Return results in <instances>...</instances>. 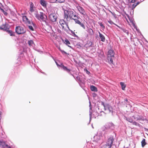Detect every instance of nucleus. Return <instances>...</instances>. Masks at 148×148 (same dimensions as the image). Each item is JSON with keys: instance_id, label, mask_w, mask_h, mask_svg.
<instances>
[{"instance_id": "nucleus-6", "label": "nucleus", "mask_w": 148, "mask_h": 148, "mask_svg": "<svg viewBox=\"0 0 148 148\" xmlns=\"http://www.w3.org/2000/svg\"><path fill=\"white\" fill-rule=\"evenodd\" d=\"M49 20L51 22H54L56 21L58 16L55 13H52L49 15Z\"/></svg>"}, {"instance_id": "nucleus-7", "label": "nucleus", "mask_w": 148, "mask_h": 148, "mask_svg": "<svg viewBox=\"0 0 148 148\" xmlns=\"http://www.w3.org/2000/svg\"><path fill=\"white\" fill-rule=\"evenodd\" d=\"M101 105L103 106L105 110H108L110 112H111L112 114L113 112V109L110 105L108 104H105L103 102H101Z\"/></svg>"}, {"instance_id": "nucleus-28", "label": "nucleus", "mask_w": 148, "mask_h": 148, "mask_svg": "<svg viewBox=\"0 0 148 148\" xmlns=\"http://www.w3.org/2000/svg\"><path fill=\"white\" fill-rule=\"evenodd\" d=\"M34 43L33 41L32 40H29L28 42V44L30 46H32Z\"/></svg>"}, {"instance_id": "nucleus-23", "label": "nucleus", "mask_w": 148, "mask_h": 148, "mask_svg": "<svg viewBox=\"0 0 148 148\" xmlns=\"http://www.w3.org/2000/svg\"><path fill=\"white\" fill-rule=\"evenodd\" d=\"M90 89L92 91H97V88L94 86H90Z\"/></svg>"}, {"instance_id": "nucleus-26", "label": "nucleus", "mask_w": 148, "mask_h": 148, "mask_svg": "<svg viewBox=\"0 0 148 148\" xmlns=\"http://www.w3.org/2000/svg\"><path fill=\"white\" fill-rule=\"evenodd\" d=\"M134 125H135L136 126L138 127H140L141 126V125H140V124L138 123H137L136 121H134L132 123Z\"/></svg>"}, {"instance_id": "nucleus-8", "label": "nucleus", "mask_w": 148, "mask_h": 148, "mask_svg": "<svg viewBox=\"0 0 148 148\" xmlns=\"http://www.w3.org/2000/svg\"><path fill=\"white\" fill-rule=\"evenodd\" d=\"M22 19L23 21L27 25H33V22L30 21L26 16H23L22 17Z\"/></svg>"}, {"instance_id": "nucleus-13", "label": "nucleus", "mask_w": 148, "mask_h": 148, "mask_svg": "<svg viewBox=\"0 0 148 148\" xmlns=\"http://www.w3.org/2000/svg\"><path fill=\"white\" fill-rule=\"evenodd\" d=\"M0 147L3 148H11L10 146L5 144L4 142L0 141Z\"/></svg>"}, {"instance_id": "nucleus-14", "label": "nucleus", "mask_w": 148, "mask_h": 148, "mask_svg": "<svg viewBox=\"0 0 148 148\" xmlns=\"http://www.w3.org/2000/svg\"><path fill=\"white\" fill-rule=\"evenodd\" d=\"M140 3L139 2H138L136 3H134L132 5L130 4L129 5V7L134 11V9Z\"/></svg>"}, {"instance_id": "nucleus-19", "label": "nucleus", "mask_w": 148, "mask_h": 148, "mask_svg": "<svg viewBox=\"0 0 148 148\" xmlns=\"http://www.w3.org/2000/svg\"><path fill=\"white\" fill-rule=\"evenodd\" d=\"M30 8L29 10L31 12H33L34 10V5L33 3H31L30 4Z\"/></svg>"}, {"instance_id": "nucleus-35", "label": "nucleus", "mask_w": 148, "mask_h": 148, "mask_svg": "<svg viewBox=\"0 0 148 148\" xmlns=\"http://www.w3.org/2000/svg\"><path fill=\"white\" fill-rule=\"evenodd\" d=\"M71 32L72 34H73V36L76 37H77V36L76 35V34H75V33L73 31H71Z\"/></svg>"}, {"instance_id": "nucleus-2", "label": "nucleus", "mask_w": 148, "mask_h": 148, "mask_svg": "<svg viewBox=\"0 0 148 148\" xmlns=\"http://www.w3.org/2000/svg\"><path fill=\"white\" fill-rule=\"evenodd\" d=\"M34 14L35 16L38 19L45 23H46L47 16L43 12H40L38 13L37 12L35 13Z\"/></svg>"}, {"instance_id": "nucleus-12", "label": "nucleus", "mask_w": 148, "mask_h": 148, "mask_svg": "<svg viewBox=\"0 0 148 148\" xmlns=\"http://www.w3.org/2000/svg\"><path fill=\"white\" fill-rule=\"evenodd\" d=\"M79 18H77L76 19H75L74 21L76 23L79 24L81 27H82L84 29H85L86 27L83 23L81 22L79 20Z\"/></svg>"}, {"instance_id": "nucleus-38", "label": "nucleus", "mask_w": 148, "mask_h": 148, "mask_svg": "<svg viewBox=\"0 0 148 148\" xmlns=\"http://www.w3.org/2000/svg\"><path fill=\"white\" fill-rule=\"evenodd\" d=\"M60 51L61 52L63 53H64L65 54H66V53L64 51H63V50H60Z\"/></svg>"}, {"instance_id": "nucleus-1", "label": "nucleus", "mask_w": 148, "mask_h": 148, "mask_svg": "<svg viewBox=\"0 0 148 148\" xmlns=\"http://www.w3.org/2000/svg\"><path fill=\"white\" fill-rule=\"evenodd\" d=\"M74 11V10L71 9L65 10L64 11V19H65L66 21H68L69 19L75 21V19H76L77 18H80L78 15L76 14L75 12Z\"/></svg>"}, {"instance_id": "nucleus-20", "label": "nucleus", "mask_w": 148, "mask_h": 148, "mask_svg": "<svg viewBox=\"0 0 148 148\" xmlns=\"http://www.w3.org/2000/svg\"><path fill=\"white\" fill-rule=\"evenodd\" d=\"M40 3L44 7L46 6V2L44 0H40Z\"/></svg>"}, {"instance_id": "nucleus-11", "label": "nucleus", "mask_w": 148, "mask_h": 148, "mask_svg": "<svg viewBox=\"0 0 148 148\" xmlns=\"http://www.w3.org/2000/svg\"><path fill=\"white\" fill-rule=\"evenodd\" d=\"M114 138L113 136H111L108 139L106 144L111 147L113 142L114 140Z\"/></svg>"}, {"instance_id": "nucleus-21", "label": "nucleus", "mask_w": 148, "mask_h": 148, "mask_svg": "<svg viewBox=\"0 0 148 148\" xmlns=\"http://www.w3.org/2000/svg\"><path fill=\"white\" fill-rule=\"evenodd\" d=\"M87 32L90 35L92 36L94 34L93 31L91 28H88V29Z\"/></svg>"}, {"instance_id": "nucleus-16", "label": "nucleus", "mask_w": 148, "mask_h": 148, "mask_svg": "<svg viewBox=\"0 0 148 148\" xmlns=\"http://www.w3.org/2000/svg\"><path fill=\"white\" fill-rule=\"evenodd\" d=\"M93 44L92 42L91 41L88 42L85 45V47L87 48L92 47Z\"/></svg>"}, {"instance_id": "nucleus-34", "label": "nucleus", "mask_w": 148, "mask_h": 148, "mask_svg": "<svg viewBox=\"0 0 148 148\" xmlns=\"http://www.w3.org/2000/svg\"><path fill=\"white\" fill-rule=\"evenodd\" d=\"M65 0H57V1L59 3H63L64 2Z\"/></svg>"}, {"instance_id": "nucleus-44", "label": "nucleus", "mask_w": 148, "mask_h": 148, "mask_svg": "<svg viewBox=\"0 0 148 148\" xmlns=\"http://www.w3.org/2000/svg\"><path fill=\"white\" fill-rule=\"evenodd\" d=\"M59 49L60 50H60H61V49H60V48H59Z\"/></svg>"}, {"instance_id": "nucleus-43", "label": "nucleus", "mask_w": 148, "mask_h": 148, "mask_svg": "<svg viewBox=\"0 0 148 148\" xmlns=\"http://www.w3.org/2000/svg\"><path fill=\"white\" fill-rule=\"evenodd\" d=\"M125 101L127 102L128 101V100H127V99H125Z\"/></svg>"}, {"instance_id": "nucleus-40", "label": "nucleus", "mask_w": 148, "mask_h": 148, "mask_svg": "<svg viewBox=\"0 0 148 148\" xmlns=\"http://www.w3.org/2000/svg\"><path fill=\"white\" fill-rule=\"evenodd\" d=\"M3 13L6 16L8 14V13L5 11L3 12Z\"/></svg>"}, {"instance_id": "nucleus-22", "label": "nucleus", "mask_w": 148, "mask_h": 148, "mask_svg": "<svg viewBox=\"0 0 148 148\" xmlns=\"http://www.w3.org/2000/svg\"><path fill=\"white\" fill-rule=\"evenodd\" d=\"M120 84L121 86L122 89L123 90H125L126 87V85L123 82H121Z\"/></svg>"}, {"instance_id": "nucleus-30", "label": "nucleus", "mask_w": 148, "mask_h": 148, "mask_svg": "<svg viewBox=\"0 0 148 148\" xmlns=\"http://www.w3.org/2000/svg\"><path fill=\"white\" fill-rule=\"evenodd\" d=\"M108 22L110 23V24L112 25L113 24L117 26L119 28H120V27L118 25H117L116 24H115V23H114L111 20H109L108 21Z\"/></svg>"}, {"instance_id": "nucleus-3", "label": "nucleus", "mask_w": 148, "mask_h": 148, "mask_svg": "<svg viewBox=\"0 0 148 148\" xmlns=\"http://www.w3.org/2000/svg\"><path fill=\"white\" fill-rule=\"evenodd\" d=\"M59 26L60 27L61 26L62 29L66 31H67V29H69V28L67 23L64 20L60 19L59 21Z\"/></svg>"}, {"instance_id": "nucleus-42", "label": "nucleus", "mask_w": 148, "mask_h": 148, "mask_svg": "<svg viewBox=\"0 0 148 148\" xmlns=\"http://www.w3.org/2000/svg\"><path fill=\"white\" fill-rule=\"evenodd\" d=\"M129 121V122H132V119H130L128 121Z\"/></svg>"}, {"instance_id": "nucleus-31", "label": "nucleus", "mask_w": 148, "mask_h": 148, "mask_svg": "<svg viewBox=\"0 0 148 148\" xmlns=\"http://www.w3.org/2000/svg\"><path fill=\"white\" fill-rule=\"evenodd\" d=\"M119 28L120 29H121L124 32L126 33V34H127V35H128L129 32L127 30L125 29H123L122 28H121V27H120V28Z\"/></svg>"}, {"instance_id": "nucleus-15", "label": "nucleus", "mask_w": 148, "mask_h": 148, "mask_svg": "<svg viewBox=\"0 0 148 148\" xmlns=\"http://www.w3.org/2000/svg\"><path fill=\"white\" fill-rule=\"evenodd\" d=\"M60 66L64 70L66 71L68 73H69L70 72L71 70L67 69L66 66H64L63 64H61Z\"/></svg>"}, {"instance_id": "nucleus-37", "label": "nucleus", "mask_w": 148, "mask_h": 148, "mask_svg": "<svg viewBox=\"0 0 148 148\" xmlns=\"http://www.w3.org/2000/svg\"><path fill=\"white\" fill-rule=\"evenodd\" d=\"M51 3H55L57 1V0H50Z\"/></svg>"}, {"instance_id": "nucleus-27", "label": "nucleus", "mask_w": 148, "mask_h": 148, "mask_svg": "<svg viewBox=\"0 0 148 148\" xmlns=\"http://www.w3.org/2000/svg\"><path fill=\"white\" fill-rule=\"evenodd\" d=\"M65 43L69 47V45L70 44V43L69 41L67 39H65L64 40Z\"/></svg>"}, {"instance_id": "nucleus-24", "label": "nucleus", "mask_w": 148, "mask_h": 148, "mask_svg": "<svg viewBox=\"0 0 148 148\" xmlns=\"http://www.w3.org/2000/svg\"><path fill=\"white\" fill-rule=\"evenodd\" d=\"M9 34H10V35L11 36H15L14 32H12L11 30H8L7 31Z\"/></svg>"}, {"instance_id": "nucleus-32", "label": "nucleus", "mask_w": 148, "mask_h": 148, "mask_svg": "<svg viewBox=\"0 0 148 148\" xmlns=\"http://www.w3.org/2000/svg\"><path fill=\"white\" fill-rule=\"evenodd\" d=\"M28 28L30 30L32 31H33L34 30V28L31 25H29Z\"/></svg>"}, {"instance_id": "nucleus-29", "label": "nucleus", "mask_w": 148, "mask_h": 148, "mask_svg": "<svg viewBox=\"0 0 148 148\" xmlns=\"http://www.w3.org/2000/svg\"><path fill=\"white\" fill-rule=\"evenodd\" d=\"M111 147L106 143L101 148H110Z\"/></svg>"}, {"instance_id": "nucleus-25", "label": "nucleus", "mask_w": 148, "mask_h": 148, "mask_svg": "<svg viewBox=\"0 0 148 148\" xmlns=\"http://www.w3.org/2000/svg\"><path fill=\"white\" fill-rule=\"evenodd\" d=\"M146 144V143L145 142V139H144L141 141L142 146L143 147Z\"/></svg>"}, {"instance_id": "nucleus-10", "label": "nucleus", "mask_w": 148, "mask_h": 148, "mask_svg": "<svg viewBox=\"0 0 148 148\" xmlns=\"http://www.w3.org/2000/svg\"><path fill=\"white\" fill-rule=\"evenodd\" d=\"M9 28V27L8 25L6 23L2 25L0 27V29L6 32L8 31Z\"/></svg>"}, {"instance_id": "nucleus-33", "label": "nucleus", "mask_w": 148, "mask_h": 148, "mask_svg": "<svg viewBox=\"0 0 148 148\" xmlns=\"http://www.w3.org/2000/svg\"><path fill=\"white\" fill-rule=\"evenodd\" d=\"M99 25L102 27L103 29H105V27L103 25V24L101 22H99Z\"/></svg>"}, {"instance_id": "nucleus-36", "label": "nucleus", "mask_w": 148, "mask_h": 148, "mask_svg": "<svg viewBox=\"0 0 148 148\" xmlns=\"http://www.w3.org/2000/svg\"><path fill=\"white\" fill-rule=\"evenodd\" d=\"M84 71H86V73L87 74H89L90 73V72H89V71H88L87 70V69H86V68H85L84 69Z\"/></svg>"}, {"instance_id": "nucleus-39", "label": "nucleus", "mask_w": 148, "mask_h": 148, "mask_svg": "<svg viewBox=\"0 0 148 148\" xmlns=\"http://www.w3.org/2000/svg\"><path fill=\"white\" fill-rule=\"evenodd\" d=\"M136 0H132L130 2V3H135L136 2Z\"/></svg>"}, {"instance_id": "nucleus-18", "label": "nucleus", "mask_w": 148, "mask_h": 148, "mask_svg": "<svg viewBox=\"0 0 148 148\" xmlns=\"http://www.w3.org/2000/svg\"><path fill=\"white\" fill-rule=\"evenodd\" d=\"M99 36L101 39V40L102 42H104L105 40V38L104 36L100 32H99Z\"/></svg>"}, {"instance_id": "nucleus-41", "label": "nucleus", "mask_w": 148, "mask_h": 148, "mask_svg": "<svg viewBox=\"0 0 148 148\" xmlns=\"http://www.w3.org/2000/svg\"><path fill=\"white\" fill-rule=\"evenodd\" d=\"M0 9L3 12L4 11V10L2 8H1V7H0Z\"/></svg>"}, {"instance_id": "nucleus-4", "label": "nucleus", "mask_w": 148, "mask_h": 148, "mask_svg": "<svg viewBox=\"0 0 148 148\" xmlns=\"http://www.w3.org/2000/svg\"><path fill=\"white\" fill-rule=\"evenodd\" d=\"M114 52L113 50H110L108 52V59L110 60V64H113V59L114 58Z\"/></svg>"}, {"instance_id": "nucleus-5", "label": "nucleus", "mask_w": 148, "mask_h": 148, "mask_svg": "<svg viewBox=\"0 0 148 148\" xmlns=\"http://www.w3.org/2000/svg\"><path fill=\"white\" fill-rule=\"evenodd\" d=\"M16 32L18 34H23L26 32L25 29L21 26H16L15 28Z\"/></svg>"}, {"instance_id": "nucleus-9", "label": "nucleus", "mask_w": 148, "mask_h": 148, "mask_svg": "<svg viewBox=\"0 0 148 148\" xmlns=\"http://www.w3.org/2000/svg\"><path fill=\"white\" fill-rule=\"evenodd\" d=\"M77 8L81 14L84 16H85L86 15V12L83 8L79 6H77Z\"/></svg>"}, {"instance_id": "nucleus-17", "label": "nucleus", "mask_w": 148, "mask_h": 148, "mask_svg": "<svg viewBox=\"0 0 148 148\" xmlns=\"http://www.w3.org/2000/svg\"><path fill=\"white\" fill-rule=\"evenodd\" d=\"M135 119H136L137 121H144L146 120V119L144 118V117L141 116H138L136 118H135Z\"/></svg>"}]
</instances>
